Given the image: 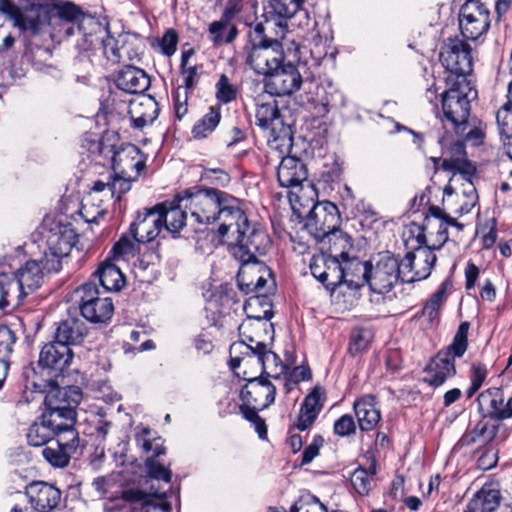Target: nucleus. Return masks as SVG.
Segmentation results:
<instances>
[{
	"label": "nucleus",
	"mask_w": 512,
	"mask_h": 512,
	"mask_svg": "<svg viewBox=\"0 0 512 512\" xmlns=\"http://www.w3.org/2000/svg\"><path fill=\"white\" fill-rule=\"evenodd\" d=\"M449 227L460 232L464 226L435 205L429 207L423 225L412 223L408 227V233L415 237L419 246L399 261L402 268V282L412 283L430 276L437 261L434 250L441 248L447 242Z\"/></svg>",
	"instance_id": "obj_1"
},
{
	"label": "nucleus",
	"mask_w": 512,
	"mask_h": 512,
	"mask_svg": "<svg viewBox=\"0 0 512 512\" xmlns=\"http://www.w3.org/2000/svg\"><path fill=\"white\" fill-rule=\"evenodd\" d=\"M160 203L137 211L127 232L111 248L116 258L138 257L139 267L143 270L154 266L160 260Z\"/></svg>",
	"instance_id": "obj_2"
},
{
	"label": "nucleus",
	"mask_w": 512,
	"mask_h": 512,
	"mask_svg": "<svg viewBox=\"0 0 512 512\" xmlns=\"http://www.w3.org/2000/svg\"><path fill=\"white\" fill-rule=\"evenodd\" d=\"M244 206L243 201L227 194L217 217L219 236L230 235L233 238L232 247L252 246L255 250H268L271 245L268 234L250 223Z\"/></svg>",
	"instance_id": "obj_3"
},
{
	"label": "nucleus",
	"mask_w": 512,
	"mask_h": 512,
	"mask_svg": "<svg viewBox=\"0 0 512 512\" xmlns=\"http://www.w3.org/2000/svg\"><path fill=\"white\" fill-rule=\"evenodd\" d=\"M267 250H255L252 246L231 247V253L235 259L240 262V268L237 274V283L241 291L246 294L255 293V297H251L246 305L245 311L262 303L261 295L265 294V287L268 280L271 284L272 272L266 264L257 259V254L263 255Z\"/></svg>",
	"instance_id": "obj_4"
},
{
	"label": "nucleus",
	"mask_w": 512,
	"mask_h": 512,
	"mask_svg": "<svg viewBox=\"0 0 512 512\" xmlns=\"http://www.w3.org/2000/svg\"><path fill=\"white\" fill-rule=\"evenodd\" d=\"M446 89L441 93L445 118L452 123L456 133H464L470 115V103L477 97V91L470 80L460 76L446 78Z\"/></svg>",
	"instance_id": "obj_5"
},
{
	"label": "nucleus",
	"mask_w": 512,
	"mask_h": 512,
	"mask_svg": "<svg viewBox=\"0 0 512 512\" xmlns=\"http://www.w3.org/2000/svg\"><path fill=\"white\" fill-rule=\"evenodd\" d=\"M469 328V322H462L458 326L452 343L440 350L427 364L424 370V382L429 386H442L448 378L455 376V359L461 358L467 351Z\"/></svg>",
	"instance_id": "obj_6"
},
{
	"label": "nucleus",
	"mask_w": 512,
	"mask_h": 512,
	"mask_svg": "<svg viewBox=\"0 0 512 512\" xmlns=\"http://www.w3.org/2000/svg\"><path fill=\"white\" fill-rule=\"evenodd\" d=\"M35 260H28L15 273L13 279H0V308L7 307L12 298L23 299L27 295L36 291L43 282V269L46 262L43 263ZM45 270H47L45 268Z\"/></svg>",
	"instance_id": "obj_7"
},
{
	"label": "nucleus",
	"mask_w": 512,
	"mask_h": 512,
	"mask_svg": "<svg viewBox=\"0 0 512 512\" xmlns=\"http://www.w3.org/2000/svg\"><path fill=\"white\" fill-rule=\"evenodd\" d=\"M77 305L81 316L92 324L106 325L114 314V302L99 290L94 281L83 283L76 290Z\"/></svg>",
	"instance_id": "obj_8"
},
{
	"label": "nucleus",
	"mask_w": 512,
	"mask_h": 512,
	"mask_svg": "<svg viewBox=\"0 0 512 512\" xmlns=\"http://www.w3.org/2000/svg\"><path fill=\"white\" fill-rule=\"evenodd\" d=\"M228 193L215 189H187L184 191L185 209L191 217L201 225H209L217 221L221 212L223 199Z\"/></svg>",
	"instance_id": "obj_9"
},
{
	"label": "nucleus",
	"mask_w": 512,
	"mask_h": 512,
	"mask_svg": "<svg viewBox=\"0 0 512 512\" xmlns=\"http://www.w3.org/2000/svg\"><path fill=\"white\" fill-rule=\"evenodd\" d=\"M54 440L55 446H46L42 450L43 458L53 468L67 467L71 458L81 456L87 446L76 425L55 434Z\"/></svg>",
	"instance_id": "obj_10"
},
{
	"label": "nucleus",
	"mask_w": 512,
	"mask_h": 512,
	"mask_svg": "<svg viewBox=\"0 0 512 512\" xmlns=\"http://www.w3.org/2000/svg\"><path fill=\"white\" fill-rule=\"evenodd\" d=\"M238 58L256 74L266 77L283 63L284 53L279 41L259 45L245 44L238 53Z\"/></svg>",
	"instance_id": "obj_11"
},
{
	"label": "nucleus",
	"mask_w": 512,
	"mask_h": 512,
	"mask_svg": "<svg viewBox=\"0 0 512 512\" xmlns=\"http://www.w3.org/2000/svg\"><path fill=\"white\" fill-rule=\"evenodd\" d=\"M135 443L141 449V453L145 455L144 474L141 476L139 489L150 491L154 486L153 481H160V445L156 443L158 436L149 427L140 425L135 433Z\"/></svg>",
	"instance_id": "obj_12"
},
{
	"label": "nucleus",
	"mask_w": 512,
	"mask_h": 512,
	"mask_svg": "<svg viewBox=\"0 0 512 512\" xmlns=\"http://www.w3.org/2000/svg\"><path fill=\"white\" fill-rule=\"evenodd\" d=\"M307 169L305 164L297 157H283L277 168V179L282 187L290 188V202L302 204L303 196L300 192L307 190L316 195L314 186L307 181Z\"/></svg>",
	"instance_id": "obj_13"
},
{
	"label": "nucleus",
	"mask_w": 512,
	"mask_h": 512,
	"mask_svg": "<svg viewBox=\"0 0 512 512\" xmlns=\"http://www.w3.org/2000/svg\"><path fill=\"white\" fill-rule=\"evenodd\" d=\"M45 237L49 254L53 259L51 261L46 259L44 268L48 272H58L61 268V258L69 255L77 242L78 235L71 223L53 222Z\"/></svg>",
	"instance_id": "obj_14"
},
{
	"label": "nucleus",
	"mask_w": 512,
	"mask_h": 512,
	"mask_svg": "<svg viewBox=\"0 0 512 512\" xmlns=\"http://www.w3.org/2000/svg\"><path fill=\"white\" fill-rule=\"evenodd\" d=\"M439 58L448 73L446 78H467L472 72L471 47L461 39H448L441 47Z\"/></svg>",
	"instance_id": "obj_15"
},
{
	"label": "nucleus",
	"mask_w": 512,
	"mask_h": 512,
	"mask_svg": "<svg viewBox=\"0 0 512 512\" xmlns=\"http://www.w3.org/2000/svg\"><path fill=\"white\" fill-rule=\"evenodd\" d=\"M112 151L105 156L113 172L138 178L146 168V155L134 144L112 142Z\"/></svg>",
	"instance_id": "obj_16"
},
{
	"label": "nucleus",
	"mask_w": 512,
	"mask_h": 512,
	"mask_svg": "<svg viewBox=\"0 0 512 512\" xmlns=\"http://www.w3.org/2000/svg\"><path fill=\"white\" fill-rule=\"evenodd\" d=\"M399 280L402 281L401 264L391 253L380 255L375 265L370 264L369 287L373 292L388 293Z\"/></svg>",
	"instance_id": "obj_17"
},
{
	"label": "nucleus",
	"mask_w": 512,
	"mask_h": 512,
	"mask_svg": "<svg viewBox=\"0 0 512 512\" xmlns=\"http://www.w3.org/2000/svg\"><path fill=\"white\" fill-rule=\"evenodd\" d=\"M490 27V12L481 2L467 0L459 13V28L464 38L477 40L484 35Z\"/></svg>",
	"instance_id": "obj_18"
},
{
	"label": "nucleus",
	"mask_w": 512,
	"mask_h": 512,
	"mask_svg": "<svg viewBox=\"0 0 512 512\" xmlns=\"http://www.w3.org/2000/svg\"><path fill=\"white\" fill-rule=\"evenodd\" d=\"M340 224V215L337 206L330 201L313 204L309 211L305 229L317 241H325V236L336 230Z\"/></svg>",
	"instance_id": "obj_19"
},
{
	"label": "nucleus",
	"mask_w": 512,
	"mask_h": 512,
	"mask_svg": "<svg viewBox=\"0 0 512 512\" xmlns=\"http://www.w3.org/2000/svg\"><path fill=\"white\" fill-rule=\"evenodd\" d=\"M246 312L248 319L239 326L241 340L236 343H243L247 348H249V353L264 357L267 345L261 338L260 334L261 332L266 333L268 328L272 329V324H268L263 321L270 320L272 312L271 310H264L262 315H253L249 314L248 311Z\"/></svg>",
	"instance_id": "obj_20"
},
{
	"label": "nucleus",
	"mask_w": 512,
	"mask_h": 512,
	"mask_svg": "<svg viewBox=\"0 0 512 512\" xmlns=\"http://www.w3.org/2000/svg\"><path fill=\"white\" fill-rule=\"evenodd\" d=\"M435 161L442 170L452 173V182H457L458 178H473L476 173V167L467 158L465 145L461 141H455L446 147L442 156Z\"/></svg>",
	"instance_id": "obj_21"
},
{
	"label": "nucleus",
	"mask_w": 512,
	"mask_h": 512,
	"mask_svg": "<svg viewBox=\"0 0 512 512\" xmlns=\"http://www.w3.org/2000/svg\"><path fill=\"white\" fill-rule=\"evenodd\" d=\"M74 358L71 348L55 341L46 343L40 350L38 366L53 375V379L64 378Z\"/></svg>",
	"instance_id": "obj_22"
},
{
	"label": "nucleus",
	"mask_w": 512,
	"mask_h": 512,
	"mask_svg": "<svg viewBox=\"0 0 512 512\" xmlns=\"http://www.w3.org/2000/svg\"><path fill=\"white\" fill-rule=\"evenodd\" d=\"M44 405L56 411L76 410L83 398L82 389L75 385L61 384L56 379H49L45 385Z\"/></svg>",
	"instance_id": "obj_23"
},
{
	"label": "nucleus",
	"mask_w": 512,
	"mask_h": 512,
	"mask_svg": "<svg viewBox=\"0 0 512 512\" xmlns=\"http://www.w3.org/2000/svg\"><path fill=\"white\" fill-rule=\"evenodd\" d=\"M302 85V76L293 64L280 65L271 71L264 80L265 91L270 95L287 96L298 91Z\"/></svg>",
	"instance_id": "obj_24"
},
{
	"label": "nucleus",
	"mask_w": 512,
	"mask_h": 512,
	"mask_svg": "<svg viewBox=\"0 0 512 512\" xmlns=\"http://www.w3.org/2000/svg\"><path fill=\"white\" fill-rule=\"evenodd\" d=\"M229 354L230 368L244 380H251L263 375V357L249 353V348L243 343H233L230 346Z\"/></svg>",
	"instance_id": "obj_25"
},
{
	"label": "nucleus",
	"mask_w": 512,
	"mask_h": 512,
	"mask_svg": "<svg viewBox=\"0 0 512 512\" xmlns=\"http://www.w3.org/2000/svg\"><path fill=\"white\" fill-rule=\"evenodd\" d=\"M25 494L38 512L54 511L61 502V491L56 486L44 481H33L25 488Z\"/></svg>",
	"instance_id": "obj_26"
},
{
	"label": "nucleus",
	"mask_w": 512,
	"mask_h": 512,
	"mask_svg": "<svg viewBox=\"0 0 512 512\" xmlns=\"http://www.w3.org/2000/svg\"><path fill=\"white\" fill-rule=\"evenodd\" d=\"M113 82L119 90L136 95L144 93L151 85L150 77L145 70L134 64H125L115 71Z\"/></svg>",
	"instance_id": "obj_27"
},
{
	"label": "nucleus",
	"mask_w": 512,
	"mask_h": 512,
	"mask_svg": "<svg viewBox=\"0 0 512 512\" xmlns=\"http://www.w3.org/2000/svg\"><path fill=\"white\" fill-rule=\"evenodd\" d=\"M276 387L267 378L262 376L247 380L241 390V398L254 408H267L275 400Z\"/></svg>",
	"instance_id": "obj_28"
},
{
	"label": "nucleus",
	"mask_w": 512,
	"mask_h": 512,
	"mask_svg": "<svg viewBox=\"0 0 512 512\" xmlns=\"http://www.w3.org/2000/svg\"><path fill=\"white\" fill-rule=\"evenodd\" d=\"M35 1L24 0L22 6L16 5L11 0H0V12L9 16L15 25L22 31H28L31 35H37Z\"/></svg>",
	"instance_id": "obj_29"
},
{
	"label": "nucleus",
	"mask_w": 512,
	"mask_h": 512,
	"mask_svg": "<svg viewBox=\"0 0 512 512\" xmlns=\"http://www.w3.org/2000/svg\"><path fill=\"white\" fill-rule=\"evenodd\" d=\"M160 111L156 99L144 93L129 101L128 114L131 126L134 129H143L146 125L152 124Z\"/></svg>",
	"instance_id": "obj_30"
},
{
	"label": "nucleus",
	"mask_w": 512,
	"mask_h": 512,
	"mask_svg": "<svg viewBox=\"0 0 512 512\" xmlns=\"http://www.w3.org/2000/svg\"><path fill=\"white\" fill-rule=\"evenodd\" d=\"M119 259L113 257L110 251L109 256L99 264L97 270L92 274V278L98 280L105 293L118 292L126 283L125 275L115 264V261Z\"/></svg>",
	"instance_id": "obj_31"
},
{
	"label": "nucleus",
	"mask_w": 512,
	"mask_h": 512,
	"mask_svg": "<svg viewBox=\"0 0 512 512\" xmlns=\"http://www.w3.org/2000/svg\"><path fill=\"white\" fill-rule=\"evenodd\" d=\"M88 333L85 323L77 317H68L56 324L53 339L68 348L80 345Z\"/></svg>",
	"instance_id": "obj_32"
},
{
	"label": "nucleus",
	"mask_w": 512,
	"mask_h": 512,
	"mask_svg": "<svg viewBox=\"0 0 512 512\" xmlns=\"http://www.w3.org/2000/svg\"><path fill=\"white\" fill-rule=\"evenodd\" d=\"M184 205V192L177 194L171 202L162 203V225L172 235L179 233L186 225L187 209Z\"/></svg>",
	"instance_id": "obj_33"
},
{
	"label": "nucleus",
	"mask_w": 512,
	"mask_h": 512,
	"mask_svg": "<svg viewBox=\"0 0 512 512\" xmlns=\"http://www.w3.org/2000/svg\"><path fill=\"white\" fill-rule=\"evenodd\" d=\"M323 401L324 392L321 388L314 387L301 404L297 421L294 424L298 430L304 431L315 422L323 408Z\"/></svg>",
	"instance_id": "obj_34"
},
{
	"label": "nucleus",
	"mask_w": 512,
	"mask_h": 512,
	"mask_svg": "<svg viewBox=\"0 0 512 512\" xmlns=\"http://www.w3.org/2000/svg\"><path fill=\"white\" fill-rule=\"evenodd\" d=\"M354 411L362 431H371L380 422L381 413L373 395H364L354 402Z\"/></svg>",
	"instance_id": "obj_35"
},
{
	"label": "nucleus",
	"mask_w": 512,
	"mask_h": 512,
	"mask_svg": "<svg viewBox=\"0 0 512 512\" xmlns=\"http://www.w3.org/2000/svg\"><path fill=\"white\" fill-rule=\"evenodd\" d=\"M499 428V424L481 420L472 430L463 434L458 445L461 447L473 444H479L481 446L487 445L497 438Z\"/></svg>",
	"instance_id": "obj_36"
},
{
	"label": "nucleus",
	"mask_w": 512,
	"mask_h": 512,
	"mask_svg": "<svg viewBox=\"0 0 512 512\" xmlns=\"http://www.w3.org/2000/svg\"><path fill=\"white\" fill-rule=\"evenodd\" d=\"M369 267L370 263L361 262L357 258H348L343 261L342 269L345 274L343 286L346 285L349 289L357 290L366 283L369 285Z\"/></svg>",
	"instance_id": "obj_37"
},
{
	"label": "nucleus",
	"mask_w": 512,
	"mask_h": 512,
	"mask_svg": "<svg viewBox=\"0 0 512 512\" xmlns=\"http://www.w3.org/2000/svg\"><path fill=\"white\" fill-rule=\"evenodd\" d=\"M121 498L129 503H140L143 512H158L160 510V490L153 486L150 491L145 489L124 490Z\"/></svg>",
	"instance_id": "obj_38"
},
{
	"label": "nucleus",
	"mask_w": 512,
	"mask_h": 512,
	"mask_svg": "<svg viewBox=\"0 0 512 512\" xmlns=\"http://www.w3.org/2000/svg\"><path fill=\"white\" fill-rule=\"evenodd\" d=\"M320 242L322 243V248L328 245V254L326 255L329 258H336L340 261L350 258L349 251L352 248L351 237L340 229L336 228V230L325 236V241Z\"/></svg>",
	"instance_id": "obj_39"
},
{
	"label": "nucleus",
	"mask_w": 512,
	"mask_h": 512,
	"mask_svg": "<svg viewBox=\"0 0 512 512\" xmlns=\"http://www.w3.org/2000/svg\"><path fill=\"white\" fill-rule=\"evenodd\" d=\"M112 142H119L117 133L105 132L100 138L94 133L86 132L81 137V147L90 155H98L105 159L112 150Z\"/></svg>",
	"instance_id": "obj_40"
},
{
	"label": "nucleus",
	"mask_w": 512,
	"mask_h": 512,
	"mask_svg": "<svg viewBox=\"0 0 512 512\" xmlns=\"http://www.w3.org/2000/svg\"><path fill=\"white\" fill-rule=\"evenodd\" d=\"M16 333L7 325L0 324V389L9 370V357L16 344Z\"/></svg>",
	"instance_id": "obj_41"
},
{
	"label": "nucleus",
	"mask_w": 512,
	"mask_h": 512,
	"mask_svg": "<svg viewBox=\"0 0 512 512\" xmlns=\"http://www.w3.org/2000/svg\"><path fill=\"white\" fill-rule=\"evenodd\" d=\"M477 402L484 417L499 419L504 402L503 391L497 387L489 388L478 395Z\"/></svg>",
	"instance_id": "obj_42"
},
{
	"label": "nucleus",
	"mask_w": 512,
	"mask_h": 512,
	"mask_svg": "<svg viewBox=\"0 0 512 512\" xmlns=\"http://www.w3.org/2000/svg\"><path fill=\"white\" fill-rule=\"evenodd\" d=\"M41 417L43 418L44 423H46V425L49 426L55 434L75 426L77 423L76 410L56 411L45 407Z\"/></svg>",
	"instance_id": "obj_43"
},
{
	"label": "nucleus",
	"mask_w": 512,
	"mask_h": 512,
	"mask_svg": "<svg viewBox=\"0 0 512 512\" xmlns=\"http://www.w3.org/2000/svg\"><path fill=\"white\" fill-rule=\"evenodd\" d=\"M63 32L66 37H71L78 33L84 40L83 49L87 50L92 47L94 41L97 40L93 30L87 31L90 27L100 28L99 24L93 18H81L75 22H63Z\"/></svg>",
	"instance_id": "obj_44"
},
{
	"label": "nucleus",
	"mask_w": 512,
	"mask_h": 512,
	"mask_svg": "<svg viewBox=\"0 0 512 512\" xmlns=\"http://www.w3.org/2000/svg\"><path fill=\"white\" fill-rule=\"evenodd\" d=\"M500 504V493L495 489L482 488L468 505L469 512H494Z\"/></svg>",
	"instance_id": "obj_45"
},
{
	"label": "nucleus",
	"mask_w": 512,
	"mask_h": 512,
	"mask_svg": "<svg viewBox=\"0 0 512 512\" xmlns=\"http://www.w3.org/2000/svg\"><path fill=\"white\" fill-rule=\"evenodd\" d=\"M103 55L111 64H127V40L107 35L101 40Z\"/></svg>",
	"instance_id": "obj_46"
},
{
	"label": "nucleus",
	"mask_w": 512,
	"mask_h": 512,
	"mask_svg": "<svg viewBox=\"0 0 512 512\" xmlns=\"http://www.w3.org/2000/svg\"><path fill=\"white\" fill-rule=\"evenodd\" d=\"M279 109L275 100L261 103L256 108L257 125L264 130L275 131L276 123L279 121Z\"/></svg>",
	"instance_id": "obj_47"
},
{
	"label": "nucleus",
	"mask_w": 512,
	"mask_h": 512,
	"mask_svg": "<svg viewBox=\"0 0 512 512\" xmlns=\"http://www.w3.org/2000/svg\"><path fill=\"white\" fill-rule=\"evenodd\" d=\"M230 20L222 16L220 20L210 23L208 32L210 40L214 44L230 43L235 39L237 29L234 25L229 24Z\"/></svg>",
	"instance_id": "obj_48"
},
{
	"label": "nucleus",
	"mask_w": 512,
	"mask_h": 512,
	"mask_svg": "<svg viewBox=\"0 0 512 512\" xmlns=\"http://www.w3.org/2000/svg\"><path fill=\"white\" fill-rule=\"evenodd\" d=\"M26 437L30 446L42 447L54 440L55 433L44 423L43 418L40 416L38 421L32 423L28 428Z\"/></svg>",
	"instance_id": "obj_49"
},
{
	"label": "nucleus",
	"mask_w": 512,
	"mask_h": 512,
	"mask_svg": "<svg viewBox=\"0 0 512 512\" xmlns=\"http://www.w3.org/2000/svg\"><path fill=\"white\" fill-rule=\"evenodd\" d=\"M342 267L343 261L336 258L329 259L324 276L321 279V283L326 289L334 291L337 287L343 286L345 274Z\"/></svg>",
	"instance_id": "obj_50"
},
{
	"label": "nucleus",
	"mask_w": 512,
	"mask_h": 512,
	"mask_svg": "<svg viewBox=\"0 0 512 512\" xmlns=\"http://www.w3.org/2000/svg\"><path fill=\"white\" fill-rule=\"evenodd\" d=\"M221 119L220 107H211L201 120L193 127L192 133L195 138H205L214 131Z\"/></svg>",
	"instance_id": "obj_51"
},
{
	"label": "nucleus",
	"mask_w": 512,
	"mask_h": 512,
	"mask_svg": "<svg viewBox=\"0 0 512 512\" xmlns=\"http://www.w3.org/2000/svg\"><path fill=\"white\" fill-rule=\"evenodd\" d=\"M304 0H270V12L280 18L293 17L302 7Z\"/></svg>",
	"instance_id": "obj_52"
},
{
	"label": "nucleus",
	"mask_w": 512,
	"mask_h": 512,
	"mask_svg": "<svg viewBox=\"0 0 512 512\" xmlns=\"http://www.w3.org/2000/svg\"><path fill=\"white\" fill-rule=\"evenodd\" d=\"M444 295V289L438 290L431 296L421 310V316L426 318L430 327L438 321L439 310L442 305Z\"/></svg>",
	"instance_id": "obj_53"
},
{
	"label": "nucleus",
	"mask_w": 512,
	"mask_h": 512,
	"mask_svg": "<svg viewBox=\"0 0 512 512\" xmlns=\"http://www.w3.org/2000/svg\"><path fill=\"white\" fill-rule=\"evenodd\" d=\"M457 182L462 181L461 194L464 197V202L460 205L457 211L462 214L469 213L475 206L478 200L476 188L472 182V178H458Z\"/></svg>",
	"instance_id": "obj_54"
},
{
	"label": "nucleus",
	"mask_w": 512,
	"mask_h": 512,
	"mask_svg": "<svg viewBox=\"0 0 512 512\" xmlns=\"http://www.w3.org/2000/svg\"><path fill=\"white\" fill-rule=\"evenodd\" d=\"M216 99L222 104H228L236 100L238 96L237 87L231 83L226 74H221L215 85Z\"/></svg>",
	"instance_id": "obj_55"
},
{
	"label": "nucleus",
	"mask_w": 512,
	"mask_h": 512,
	"mask_svg": "<svg viewBox=\"0 0 512 512\" xmlns=\"http://www.w3.org/2000/svg\"><path fill=\"white\" fill-rule=\"evenodd\" d=\"M263 360V374L267 377L279 379L280 374L285 370V366L282 364L280 357L272 352L271 350H265V356Z\"/></svg>",
	"instance_id": "obj_56"
},
{
	"label": "nucleus",
	"mask_w": 512,
	"mask_h": 512,
	"mask_svg": "<svg viewBox=\"0 0 512 512\" xmlns=\"http://www.w3.org/2000/svg\"><path fill=\"white\" fill-rule=\"evenodd\" d=\"M137 179L138 178L113 172V174L110 175L109 185L112 197L117 195V199L120 200L121 195L127 193L131 189V183Z\"/></svg>",
	"instance_id": "obj_57"
},
{
	"label": "nucleus",
	"mask_w": 512,
	"mask_h": 512,
	"mask_svg": "<svg viewBox=\"0 0 512 512\" xmlns=\"http://www.w3.org/2000/svg\"><path fill=\"white\" fill-rule=\"evenodd\" d=\"M371 342V333L366 329H355L351 335L348 351L356 355L366 350Z\"/></svg>",
	"instance_id": "obj_58"
},
{
	"label": "nucleus",
	"mask_w": 512,
	"mask_h": 512,
	"mask_svg": "<svg viewBox=\"0 0 512 512\" xmlns=\"http://www.w3.org/2000/svg\"><path fill=\"white\" fill-rule=\"evenodd\" d=\"M496 121L501 134L512 139V103L508 100L496 113Z\"/></svg>",
	"instance_id": "obj_59"
},
{
	"label": "nucleus",
	"mask_w": 512,
	"mask_h": 512,
	"mask_svg": "<svg viewBox=\"0 0 512 512\" xmlns=\"http://www.w3.org/2000/svg\"><path fill=\"white\" fill-rule=\"evenodd\" d=\"M351 484L355 491L361 495L366 496L371 490L372 477L364 468L356 469L351 475Z\"/></svg>",
	"instance_id": "obj_60"
},
{
	"label": "nucleus",
	"mask_w": 512,
	"mask_h": 512,
	"mask_svg": "<svg viewBox=\"0 0 512 512\" xmlns=\"http://www.w3.org/2000/svg\"><path fill=\"white\" fill-rule=\"evenodd\" d=\"M290 512H328L327 508L315 497L307 501L301 500L291 507Z\"/></svg>",
	"instance_id": "obj_61"
},
{
	"label": "nucleus",
	"mask_w": 512,
	"mask_h": 512,
	"mask_svg": "<svg viewBox=\"0 0 512 512\" xmlns=\"http://www.w3.org/2000/svg\"><path fill=\"white\" fill-rule=\"evenodd\" d=\"M329 257L322 253L320 255L313 256L310 262V271L311 274L321 282L322 277L324 276L325 269L328 265Z\"/></svg>",
	"instance_id": "obj_62"
},
{
	"label": "nucleus",
	"mask_w": 512,
	"mask_h": 512,
	"mask_svg": "<svg viewBox=\"0 0 512 512\" xmlns=\"http://www.w3.org/2000/svg\"><path fill=\"white\" fill-rule=\"evenodd\" d=\"M334 432H335V434L342 436V437L353 434L355 432V423H354L352 416H350V415L341 416L334 423Z\"/></svg>",
	"instance_id": "obj_63"
},
{
	"label": "nucleus",
	"mask_w": 512,
	"mask_h": 512,
	"mask_svg": "<svg viewBox=\"0 0 512 512\" xmlns=\"http://www.w3.org/2000/svg\"><path fill=\"white\" fill-rule=\"evenodd\" d=\"M324 440L321 436H315L313 441L305 448L302 454L301 465H307L319 454Z\"/></svg>",
	"instance_id": "obj_64"
}]
</instances>
